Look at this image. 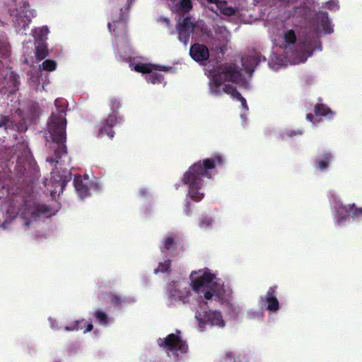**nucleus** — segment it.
<instances>
[{"label":"nucleus","instance_id":"obj_1","mask_svg":"<svg viewBox=\"0 0 362 362\" xmlns=\"http://www.w3.org/2000/svg\"><path fill=\"white\" fill-rule=\"evenodd\" d=\"M189 280L192 289L204 299L228 304L229 315L236 317L240 312L239 305L231 302L232 288L218 277L217 272L207 267L199 269L191 272Z\"/></svg>","mask_w":362,"mask_h":362},{"label":"nucleus","instance_id":"obj_2","mask_svg":"<svg viewBox=\"0 0 362 362\" xmlns=\"http://www.w3.org/2000/svg\"><path fill=\"white\" fill-rule=\"evenodd\" d=\"M209 77V86L211 94L219 95L225 93L233 98L240 100L243 107L246 110L248 109L246 100L230 84L232 83L245 88L248 87L247 79L236 70L234 64H225L218 66L210 71Z\"/></svg>","mask_w":362,"mask_h":362},{"label":"nucleus","instance_id":"obj_3","mask_svg":"<svg viewBox=\"0 0 362 362\" xmlns=\"http://www.w3.org/2000/svg\"><path fill=\"white\" fill-rule=\"evenodd\" d=\"M280 47L284 49L285 57L281 54H273L269 59V65L274 71L289 64H298L305 62L313 53L310 42L297 40L296 32L293 29H286L282 35Z\"/></svg>","mask_w":362,"mask_h":362},{"label":"nucleus","instance_id":"obj_4","mask_svg":"<svg viewBox=\"0 0 362 362\" xmlns=\"http://www.w3.org/2000/svg\"><path fill=\"white\" fill-rule=\"evenodd\" d=\"M57 113L53 112L48 122L47 131L49 136L46 135L48 141L49 138L54 144L52 148L54 149L57 157L61 158L66 154V147L64 142L66 139V102L64 99H57L54 102Z\"/></svg>","mask_w":362,"mask_h":362},{"label":"nucleus","instance_id":"obj_5","mask_svg":"<svg viewBox=\"0 0 362 362\" xmlns=\"http://www.w3.org/2000/svg\"><path fill=\"white\" fill-rule=\"evenodd\" d=\"M214 166V160H199L184 174L183 181L189 187L188 196L195 202L203 198V178L209 175L210 170Z\"/></svg>","mask_w":362,"mask_h":362},{"label":"nucleus","instance_id":"obj_6","mask_svg":"<svg viewBox=\"0 0 362 362\" xmlns=\"http://www.w3.org/2000/svg\"><path fill=\"white\" fill-rule=\"evenodd\" d=\"M165 294L168 305L173 306L188 302L191 291L187 286V283L179 279L168 284Z\"/></svg>","mask_w":362,"mask_h":362},{"label":"nucleus","instance_id":"obj_7","mask_svg":"<svg viewBox=\"0 0 362 362\" xmlns=\"http://www.w3.org/2000/svg\"><path fill=\"white\" fill-rule=\"evenodd\" d=\"M158 343L160 346L163 347L169 356L177 360L183 358L188 351V346L181 339L179 332L170 334L164 339H160Z\"/></svg>","mask_w":362,"mask_h":362},{"label":"nucleus","instance_id":"obj_8","mask_svg":"<svg viewBox=\"0 0 362 362\" xmlns=\"http://www.w3.org/2000/svg\"><path fill=\"white\" fill-rule=\"evenodd\" d=\"M195 319L197 328L199 331H204L209 326L218 329L223 328L226 326V321L222 314L217 310H201L195 314Z\"/></svg>","mask_w":362,"mask_h":362},{"label":"nucleus","instance_id":"obj_9","mask_svg":"<svg viewBox=\"0 0 362 362\" xmlns=\"http://www.w3.org/2000/svg\"><path fill=\"white\" fill-rule=\"evenodd\" d=\"M56 210H52L45 205L35 203H26L21 212V216L25 226H29L40 217H49L55 214Z\"/></svg>","mask_w":362,"mask_h":362},{"label":"nucleus","instance_id":"obj_10","mask_svg":"<svg viewBox=\"0 0 362 362\" xmlns=\"http://www.w3.org/2000/svg\"><path fill=\"white\" fill-rule=\"evenodd\" d=\"M178 38L187 45L191 34L202 33L205 30V25L202 21H194L191 18H185L177 25Z\"/></svg>","mask_w":362,"mask_h":362},{"label":"nucleus","instance_id":"obj_11","mask_svg":"<svg viewBox=\"0 0 362 362\" xmlns=\"http://www.w3.org/2000/svg\"><path fill=\"white\" fill-rule=\"evenodd\" d=\"M12 16L15 17L16 29L20 32L26 30L31 19L36 16V11L30 8L27 1H21L18 7L13 11Z\"/></svg>","mask_w":362,"mask_h":362},{"label":"nucleus","instance_id":"obj_12","mask_svg":"<svg viewBox=\"0 0 362 362\" xmlns=\"http://www.w3.org/2000/svg\"><path fill=\"white\" fill-rule=\"evenodd\" d=\"M331 203L334 208L335 217L338 223L345 220L347 216L356 219L362 218V208L356 207L355 204L343 205L335 195L331 198Z\"/></svg>","mask_w":362,"mask_h":362},{"label":"nucleus","instance_id":"obj_13","mask_svg":"<svg viewBox=\"0 0 362 362\" xmlns=\"http://www.w3.org/2000/svg\"><path fill=\"white\" fill-rule=\"evenodd\" d=\"M130 66L132 69L135 71L145 74V78L148 83L152 84H160L163 83V84H165L163 75L158 72L163 67L151 64L143 63L136 64H131Z\"/></svg>","mask_w":362,"mask_h":362},{"label":"nucleus","instance_id":"obj_14","mask_svg":"<svg viewBox=\"0 0 362 362\" xmlns=\"http://www.w3.org/2000/svg\"><path fill=\"white\" fill-rule=\"evenodd\" d=\"M93 180L90 179V176L86 174L83 177L77 175L74 178V186L78 195L83 198L89 194L90 190H98L100 187V185L94 177Z\"/></svg>","mask_w":362,"mask_h":362},{"label":"nucleus","instance_id":"obj_15","mask_svg":"<svg viewBox=\"0 0 362 362\" xmlns=\"http://www.w3.org/2000/svg\"><path fill=\"white\" fill-rule=\"evenodd\" d=\"M202 4L209 6L210 9L215 13H222L225 16H230L236 14L237 9L228 6L225 1L218 0H198Z\"/></svg>","mask_w":362,"mask_h":362},{"label":"nucleus","instance_id":"obj_16","mask_svg":"<svg viewBox=\"0 0 362 362\" xmlns=\"http://www.w3.org/2000/svg\"><path fill=\"white\" fill-rule=\"evenodd\" d=\"M313 30L317 34H327L332 32V28L327 13L321 12L317 16L312 25Z\"/></svg>","mask_w":362,"mask_h":362},{"label":"nucleus","instance_id":"obj_17","mask_svg":"<svg viewBox=\"0 0 362 362\" xmlns=\"http://www.w3.org/2000/svg\"><path fill=\"white\" fill-rule=\"evenodd\" d=\"M276 286H271L268 289L265 297L261 298L259 302V304L262 305L265 301L267 305V310L274 313L277 312L280 308L279 302L276 298Z\"/></svg>","mask_w":362,"mask_h":362},{"label":"nucleus","instance_id":"obj_18","mask_svg":"<svg viewBox=\"0 0 362 362\" xmlns=\"http://www.w3.org/2000/svg\"><path fill=\"white\" fill-rule=\"evenodd\" d=\"M71 179V174L69 172H66L65 174L60 178L57 180L54 178V181H49L45 183L47 190L49 192L52 197H54L57 194H59L66 185V182Z\"/></svg>","mask_w":362,"mask_h":362},{"label":"nucleus","instance_id":"obj_19","mask_svg":"<svg viewBox=\"0 0 362 362\" xmlns=\"http://www.w3.org/2000/svg\"><path fill=\"white\" fill-rule=\"evenodd\" d=\"M189 54L194 61L201 64H203L204 62L207 61L209 57V51L208 47L202 44L197 43L192 45Z\"/></svg>","mask_w":362,"mask_h":362},{"label":"nucleus","instance_id":"obj_20","mask_svg":"<svg viewBox=\"0 0 362 362\" xmlns=\"http://www.w3.org/2000/svg\"><path fill=\"white\" fill-rule=\"evenodd\" d=\"M265 61L264 57H262L256 52H251L249 55L243 57L242 59L243 66L245 71L251 76L255 66L261 62Z\"/></svg>","mask_w":362,"mask_h":362},{"label":"nucleus","instance_id":"obj_21","mask_svg":"<svg viewBox=\"0 0 362 362\" xmlns=\"http://www.w3.org/2000/svg\"><path fill=\"white\" fill-rule=\"evenodd\" d=\"M93 328V325L84 319L76 320L71 324L64 327L67 332L81 330L83 333L90 332Z\"/></svg>","mask_w":362,"mask_h":362},{"label":"nucleus","instance_id":"obj_22","mask_svg":"<svg viewBox=\"0 0 362 362\" xmlns=\"http://www.w3.org/2000/svg\"><path fill=\"white\" fill-rule=\"evenodd\" d=\"M215 33L217 40L222 45L228 42L230 39V33L224 26H217L215 30Z\"/></svg>","mask_w":362,"mask_h":362},{"label":"nucleus","instance_id":"obj_23","mask_svg":"<svg viewBox=\"0 0 362 362\" xmlns=\"http://www.w3.org/2000/svg\"><path fill=\"white\" fill-rule=\"evenodd\" d=\"M105 124L108 125V129L107 130V136L112 139L114 137L115 132L112 129V127L115 126L118 122V119L116 115L112 113L109 115L107 118H106L104 121H103Z\"/></svg>","mask_w":362,"mask_h":362},{"label":"nucleus","instance_id":"obj_24","mask_svg":"<svg viewBox=\"0 0 362 362\" xmlns=\"http://www.w3.org/2000/svg\"><path fill=\"white\" fill-rule=\"evenodd\" d=\"M48 33L49 29L47 26L36 28L32 32L34 38L40 42L46 40Z\"/></svg>","mask_w":362,"mask_h":362},{"label":"nucleus","instance_id":"obj_25","mask_svg":"<svg viewBox=\"0 0 362 362\" xmlns=\"http://www.w3.org/2000/svg\"><path fill=\"white\" fill-rule=\"evenodd\" d=\"M315 112L317 115H322L328 119H332L334 115V112L324 105H317Z\"/></svg>","mask_w":362,"mask_h":362},{"label":"nucleus","instance_id":"obj_26","mask_svg":"<svg viewBox=\"0 0 362 362\" xmlns=\"http://www.w3.org/2000/svg\"><path fill=\"white\" fill-rule=\"evenodd\" d=\"M216 362H240L236 351H228L221 356Z\"/></svg>","mask_w":362,"mask_h":362},{"label":"nucleus","instance_id":"obj_27","mask_svg":"<svg viewBox=\"0 0 362 362\" xmlns=\"http://www.w3.org/2000/svg\"><path fill=\"white\" fill-rule=\"evenodd\" d=\"M107 25L110 32H112V28L114 27L113 31L117 34L119 32L124 33L126 30V24L122 18L118 21L109 22Z\"/></svg>","mask_w":362,"mask_h":362},{"label":"nucleus","instance_id":"obj_28","mask_svg":"<svg viewBox=\"0 0 362 362\" xmlns=\"http://www.w3.org/2000/svg\"><path fill=\"white\" fill-rule=\"evenodd\" d=\"M16 156L17 158H29L32 156L31 152L27 144L23 143L18 146Z\"/></svg>","mask_w":362,"mask_h":362},{"label":"nucleus","instance_id":"obj_29","mask_svg":"<svg viewBox=\"0 0 362 362\" xmlns=\"http://www.w3.org/2000/svg\"><path fill=\"white\" fill-rule=\"evenodd\" d=\"M303 134V132L300 129L292 130V129H284L281 132V137L284 140H287L295 136H300Z\"/></svg>","mask_w":362,"mask_h":362},{"label":"nucleus","instance_id":"obj_30","mask_svg":"<svg viewBox=\"0 0 362 362\" xmlns=\"http://www.w3.org/2000/svg\"><path fill=\"white\" fill-rule=\"evenodd\" d=\"M264 315L263 308L261 305L259 308L251 309L247 313V316L252 320H262Z\"/></svg>","mask_w":362,"mask_h":362},{"label":"nucleus","instance_id":"obj_31","mask_svg":"<svg viewBox=\"0 0 362 362\" xmlns=\"http://www.w3.org/2000/svg\"><path fill=\"white\" fill-rule=\"evenodd\" d=\"M214 220L211 216H204L199 221V227L202 229L211 228L214 225Z\"/></svg>","mask_w":362,"mask_h":362},{"label":"nucleus","instance_id":"obj_32","mask_svg":"<svg viewBox=\"0 0 362 362\" xmlns=\"http://www.w3.org/2000/svg\"><path fill=\"white\" fill-rule=\"evenodd\" d=\"M47 56V49L44 44H39L36 47V57L39 60H42Z\"/></svg>","mask_w":362,"mask_h":362},{"label":"nucleus","instance_id":"obj_33","mask_svg":"<svg viewBox=\"0 0 362 362\" xmlns=\"http://www.w3.org/2000/svg\"><path fill=\"white\" fill-rule=\"evenodd\" d=\"M315 169L318 171H325L329 165L328 160H315L313 164Z\"/></svg>","mask_w":362,"mask_h":362},{"label":"nucleus","instance_id":"obj_34","mask_svg":"<svg viewBox=\"0 0 362 362\" xmlns=\"http://www.w3.org/2000/svg\"><path fill=\"white\" fill-rule=\"evenodd\" d=\"M192 8V2L190 0H181L179 2L176 11H180L182 12H188Z\"/></svg>","mask_w":362,"mask_h":362},{"label":"nucleus","instance_id":"obj_35","mask_svg":"<svg viewBox=\"0 0 362 362\" xmlns=\"http://www.w3.org/2000/svg\"><path fill=\"white\" fill-rule=\"evenodd\" d=\"M95 315L101 325H107L108 323L112 322V320L110 317H108L105 313L101 311H97Z\"/></svg>","mask_w":362,"mask_h":362},{"label":"nucleus","instance_id":"obj_36","mask_svg":"<svg viewBox=\"0 0 362 362\" xmlns=\"http://www.w3.org/2000/svg\"><path fill=\"white\" fill-rule=\"evenodd\" d=\"M42 67L44 70L47 71H52L56 69L57 64L55 62L52 60H46L42 64Z\"/></svg>","mask_w":362,"mask_h":362},{"label":"nucleus","instance_id":"obj_37","mask_svg":"<svg viewBox=\"0 0 362 362\" xmlns=\"http://www.w3.org/2000/svg\"><path fill=\"white\" fill-rule=\"evenodd\" d=\"M129 52L130 48L128 45H125L124 47L118 46V53L123 59H127L129 57Z\"/></svg>","mask_w":362,"mask_h":362},{"label":"nucleus","instance_id":"obj_38","mask_svg":"<svg viewBox=\"0 0 362 362\" xmlns=\"http://www.w3.org/2000/svg\"><path fill=\"white\" fill-rule=\"evenodd\" d=\"M108 129V125L105 124L104 122H101L100 124L98 127V133L96 136L98 137H103L105 135H107V130Z\"/></svg>","mask_w":362,"mask_h":362},{"label":"nucleus","instance_id":"obj_39","mask_svg":"<svg viewBox=\"0 0 362 362\" xmlns=\"http://www.w3.org/2000/svg\"><path fill=\"white\" fill-rule=\"evenodd\" d=\"M325 8L330 11H337L339 8V4L337 0H329L325 2Z\"/></svg>","mask_w":362,"mask_h":362},{"label":"nucleus","instance_id":"obj_40","mask_svg":"<svg viewBox=\"0 0 362 362\" xmlns=\"http://www.w3.org/2000/svg\"><path fill=\"white\" fill-rule=\"evenodd\" d=\"M11 124L12 122L9 119L8 117L4 115L0 116V127L7 129L9 127H11Z\"/></svg>","mask_w":362,"mask_h":362},{"label":"nucleus","instance_id":"obj_41","mask_svg":"<svg viewBox=\"0 0 362 362\" xmlns=\"http://www.w3.org/2000/svg\"><path fill=\"white\" fill-rule=\"evenodd\" d=\"M163 244L166 249L169 250L172 248L175 244V238L173 235L167 236L164 239Z\"/></svg>","mask_w":362,"mask_h":362},{"label":"nucleus","instance_id":"obj_42","mask_svg":"<svg viewBox=\"0 0 362 362\" xmlns=\"http://www.w3.org/2000/svg\"><path fill=\"white\" fill-rule=\"evenodd\" d=\"M169 267L170 264L168 261H166L164 263H160L158 268L155 269V273L168 272Z\"/></svg>","mask_w":362,"mask_h":362},{"label":"nucleus","instance_id":"obj_43","mask_svg":"<svg viewBox=\"0 0 362 362\" xmlns=\"http://www.w3.org/2000/svg\"><path fill=\"white\" fill-rule=\"evenodd\" d=\"M49 321L50 323V327L53 330H59L60 329V327L58 325V322H57V320L49 317Z\"/></svg>","mask_w":362,"mask_h":362},{"label":"nucleus","instance_id":"obj_44","mask_svg":"<svg viewBox=\"0 0 362 362\" xmlns=\"http://www.w3.org/2000/svg\"><path fill=\"white\" fill-rule=\"evenodd\" d=\"M119 101L117 99H113L111 101V108L114 111L115 110L119 108Z\"/></svg>","mask_w":362,"mask_h":362},{"label":"nucleus","instance_id":"obj_45","mask_svg":"<svg viewBox=\"0 0 362 362\" xmlns=\"http://www.w3.org/2000/svg\"><path fill=\"white\" fill-rule=\"evenodd\" d=\"M112 303L115 305H119L122 304V302L118 296L112 297Z\"/></svg>","mask_w":362,"mask_h":362},{"label":"nucleus","instance_id":"obj_46","mask_svg":"<svg viewBox=\"0 0 362 362\" xmlns=\"http://www.w3.org/2000/svg\"><path fill=\"white\" fill-rule=\"evenodd\" d=\"M334 156V155L333 154V153L331 152L330 151H325V153L323 154L324 158H328L332 157Z\"/></svg>","mask_w":362,"mask_h":362},{"label":"nucleus","instance_id":"obj_47","mask_svg":"<svg viewBox=\"0 0 362 362\" xmlns=\"http://www.w3.org/2000/svg\"><path fill=\"white\" fill-rule=\"evenodd\" d=\"M159 21H161V22H164V23H165L167 25H168V24H169V21H168V19L167 18L160 17V18H159Z\"/></svg>","mask_w":362,"mask_h":362},{"label":"nucleus","instance_id":"obj_48","mask_svg":"<svg viewBox=\"0 0 362 362\" xmlns=\"http://www.w3.org/2000/svg\"><path fill=\"white\" fill-rule=\"evenodd\" d=\"M237 355H238V356H239V358H240V362H243L244 361H245V359H246L245 356H241L240 354H238V352H237Z\"/></svg>","mask_w":362,"mask_h":362},{"label":"nucleus","instance_id":"obj_49","mask_svg":"<svg viewBox=\"0 0 362 362\" xmlns=\"http://www.w3.org/2000/svg\"><path fill=\"white\" fill-rule=\"evenodd\" d=\"M306 118H307L308 120H309L310 122H313V116L311 114H308L307 116H306Z\"/></svg>","mask_w":362,"mask_h":362},{"label":"nucleus","instance_id":"obj_50","mask_svg":"<svg viewBox=\"0 0 362 362\" xmlns=\"http://www.w3.org/2000/svg\"><path fill=\"white\" fill-rule=\"evenodd\" d=\"M303 9L301 8H297L294 11L295 13H296L297 12H299L300 13H303Z\"/></svg>","mask_w":362,"mask_h":362},{"label":"nucleus","instance_id":"obj_51","mask_svg":"<svg viewBox=\"0 0 362 362\" xmlns=\"http://www.w3.org/2000/svg\"><path fill=\"white\" fill-rule=\"evenodd\" d=\"M6 222H5V223H3V227H4V228H6Z\"/></svg>","mask_w":362,"mask_h":362},{"label":"nucleus","instance_id":"obj_52","mask_svg":"<svg viewBox=\"0 0 362 362\" xmlns=\"http://www.w3.org/2000/svg\"><path fill=\"white\" fill-rule=\"evenodd\" d=\"M134 299H132V300H127V302H134Z\"/></svg>","mask_w":362,"mask_h":362},{"label":"nucleus","instance_id":"obj_53","mask_svg":"<svg viewBox=\"0 0 362 362\" xmlns=\"http://www.w3.org/2000/svg\"><path fill=\"white\" fill-rule=\"evenodd\" d=\"M134 0H128L129 3H132Z\"/></svg>","mask_w":362,"mask_h":362},{"label":"nucleus","instance_id":"obj_54","mask_svg":"<svg viewBox=\"0 0 362 362\" xmlns=\"http://www.w3.org/2000/svg\"><path fill=\"white\" fill-rule=\"evenodd\" d=\"M318 49L321 50V46L320 45L318 46Z\"/></svg>","mask_w":362,"mask_h":362}]
</instances>
